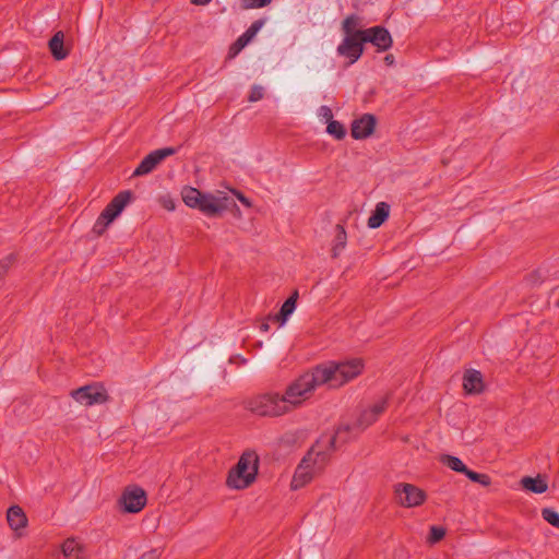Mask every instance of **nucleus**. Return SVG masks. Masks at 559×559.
Returning a JSON list of instances; mask_svg holds the SVG:
<instances>
[{
  "label": "nucleus",
  "instance_id": "f257e3e1",
  "mask_svg": "<svg viewBox=\"0 0 559 559\" xmlns=\"http://www.w3.org/2000/svg\"><path fill=\"white\" fill-rule=\"evenodd\" d=\"M335 438L332 433L322 435L302 457L294 473L290 487L300 489L320 475L329 463L334 449Z\"/></svg>",
  "mask_w": 559,
  "mask_h": 559
},
{
  "label": "nucleus",
  "instance_id": "f03ea898",
  "mask_svg": "<svg viewBox=\"0 0 559 559\" xmlns=\"http://www.w3.org/2000/svg\"><path fill=\"white\" fill-rule=\"evenodd\" d=\"M365 362L361 358L328 361L314 367L322 385L336 389L361 374Z\"/></svg>",
  "mask_w": 559,
  "mask_h": 559
},
{
  "label": "nucleus",
  "instance_id": "7ed1b4c3",
  "mask_svg": "<svg viewBox=\"0 0 559 559\" xmlns=\"http://www.w3.org/2000/svg\"><path fill=\"white\" fill-rule=\"evenodd\" d=\"M181 197L187 206L198 209L207 216L219 215L230 209L229 197L223 191L202 193L195 188L186 187Z\"/></svg>",
  "mask_w": 559,
  "mask_h": 559
},
{
  "label": "nucleus",
  "instance_id": "20e7f679",
  "mask_svg": "<svg viewBox=\"0 0 559 559\" xmlns=\"http://www.w3.org/2000/svg\"><path fill=\"white\" fill-rule=\"evenodd\" d=\"M321 385V380L314 368L292 381L282 392L288 413L301 407Z\"/></svg>",
  "mask_w": 559,
  "mask_h": 559
},
{
  "label": "nucleus",
  "instance_id": "39448f33",
  "mask_svg": "<svg viewBox=\"0 0 559 559\" xmlns=\"http://www.w3.org/2000/svg\"><path fill=\"white\" fill-rule=\"evenodd\" d=\"M359 19L352 15L342 23L343 39L336 48L340 57L347 59L348 64L355 63L364 52V39L359 28Z\"/></svg>",
  "mask_w": 559,
  "mask_h": 559
},
{
  "label": "nucleus",
  "instance_id": "423d86ee",
  "mask_svg": "<svg viewBox=\"0 0 559 559\" xmlns=\"http://www.w3.org/2000/svg\"><path fill=\"white\" fill-rule=\"evenodd\" d=\"M246 408L260 417L276 418L289 414L282 392L274 390L252 395L246 401Z\"/></svg>",
  "mask_w": 559,
  "mask_h": 559
},
{
  "label": "nucleus",
  "instance_id": "0eeeda50",
  "mask_svg": "<svg viewBox=\"0 0 559 559\" xmlns=\"http://www.w3.org/2000/svg\"><path fill=\"white\" fill-rule=\"evenodd\" d=\"M258 468V454L251 450L245 451L238 463L229 471L226 485L236 490L249 487L255 480Z\"/></svg>",
  "mask_w": 559,
  "mask_h": 559
},
{
  "label": "nucleus",
  "instance_id": "6e6552de",
  "mask_svg": "<svg viewBox=\"0 0 559 559\" xmlns=\"http://www.w3.org/2000/svg\"><path fill=\"white\" fill-rule=\"evenodd\" d=\"M131 199L129 191H123L117 194L111 202L100 213L99 217L94 224L93 231L97 235H102L106 228L120 215L126 205Z\"/></svg>",
  "mask_w": 559,
  "mask_h": 559
},
{
  "label": "nucleus",
  "instance_id": "1a4fd4ad",
  "mask_svg": "<svg viewBox=\"0 0 559 559\" xmlns=\"http://www.w3.org/2000/svg\"><path fill=\"white\" fill-rule=\"evenodd\" d=\"M147 503V496L143 488L138 485L127 486L117 500V507L122 513H139Z\"/></svg>",
  "mask_w": 559,
  "mask_h": 559
},
{
  "label": "nucleus",
  "instance_id": "9d476101",
  "mask_svg": "<svg viewBox=\"0 0 559 559\" xmlns=\"http://www.w3.org/2000/svg\"><path fill=\"white\" fill-rule=\"evenodd\" d=\"M394 493L397 503L404 508L419 507L427 499V495L423 489L408 483H400L395 485Z\"/></svg>",
  "mask_w": 559,
  "mask_h": 559
},
{
  "label": "nucleus",
  "instance_id": "9b49d317",
  "mask_svg": "<svg viewBox=\"0 0 559 559\" xmlns=\"http://www.w3.org/2000/svg\"><path fill=\"white\" fill-rule=\"evenodd\" d=\"M73 400L84 406L99 405L108 401V393L102 383H93L74 390Z\"/></svg>",
  "mask_w": 559,
  "mask_h": 559
},
{
  "label": "nucleus",
  "instance_id": "f8f14e48",
  "mask_svg": "<svg viewBox=\"0 0 559 559\" xmlns=\"http://www.w3.org/2000/svg\"><path fill=\"white\" fill-rule=\"evenodd\" d=\"M7 523L15 538H22L27 534L28 519L20 506H11L7 510Z\"/></svg>",
  "mask_w": 559,
  "mask_h": 559
},
{
  "label": "nucleus",
  "instance_id": "ddd939ff",
  "mask_svg": "<svg viewBox=\"0 0 559 559\" xmlns=\"http://www.w3.org/2000/svg\"><path fill=\"white\" fill-rule=\"evenodd\" d=\"M360 32L364 43L372 44L379 51L388 50L392 46L390 33L381 26L360 29Z\"/></svg>",
  "mask_w": 559,
  "mask_h": 559
},
{
  "label": "nucleus",
  "instance_id": "4468645a",
  "mask_svg": "<svg viewBox=\"0 0 559 559\" xmlns=\"http://www.w3.org/2000/svg\"><path fill=\"white\" fill-rule=\"evenodd\" d=\"M175 148L166 147L156 150L150 153L140 163V165L135 168L133 175L134 176H144L150 174L155 169V167L162 163L166 157L175 154Z\"/></svg>",
  "mask_w": 559,
  "mask_h": 559
},
{
  "label": "nucleus",
  "instance_id": "2eb2a0df",
  "mask_svg": "<svg viewBox=\"0 0 559 559\" xmlns=\"http://www.w3.org/2000/svg\"><path fill=\"white\" fill-rule=\"evenodd\" d=\"M376 124V118L365 114L352 122L350 134L355 140L367 139L373 133Z\"/></svg>",
  "mask_w": 559,
  "mask_h": 559
},
{
  "label": "nucleus",
  "instance_id": "dca6fc26",
  "mask_svg": "<svg viewBox=\"0 0 559 559\" xmlns=\"http://www.w3.org/2000/svg\"><path fill=\"white\" fill-rule=\"evenodd\" d=\"M463 389L467 394H479L485 389L483 374L475 369H468L463 376Z\"/></svg>",
  "mask_w": 559,
  "mask_h": 559
},
{
  "label": "nucleus",
  "instance_id": "f3484780",
  "mask_svg": "<svg viewBox=\"0 0 559 559\" xmlns=\"http://www.w3.org/2000/svg\"><path fill=\"white\" fill-rule=\"evenodd\" d=\"M308 437L305 429H293L283 433L278 439V444L283 449H293L301 445Z\"/></svg>",
  "mask_w": 559,
  "mask_h": 559
},
{
  "label": "nucleus",
  "instance_id": "a211bd4d",
  "mask_svg": "<svg viewBox=\"0 0 559 559\" xmlns=\"http://www.w3.org/2000/svg\"><path fill=\"white\" fill-rule=\"evenodd\" d=\"M386 402L384 400L378 401L370 408L364 411L359 417L358 425L361 428H365L371 425L378 416L385 409Z\"/></svg>",
  "mask_w": 559,
  "mask_h": 559
},
{
  "label": "nucleus",
  "instance_id": "6ab92c4d",
  "mask_svg": "<svg viewBox=\"0 0 559 559\" xmlns=\"http://www.w3.org/2000/svg\"><path fill=\"white\" fill-rule=\"evenodd\" d=\"M389 215V204L385 202H379L368 218V227L372 229L380 227L388 219Z\"/></svg>",
  "mask_w": 559,
  "mask_h": 559
},
{
  "label": "nucleus",
  "instance_id": "aec40b11",
  "mask_svg": "<svg viewBox=\"0 0 559 559\" xmlns=\"http://www.w3.org/2000/svg\"><path fill=\"white\" fill-rule=\"evenodd\" d=\"M64 559H86L83 546L73 538L67 539L61 547Z\"/></svg>",
  "mask_w": 559,
  "mask_h": 559
},
{
  "label": "nucleus",
  "instance_id": "412c9836",
  "mask_svg": "<svg viewBox=\"0 0 559 559\" xmlns=\"http://www.w3.org/2000/svg\"><path fill=\"white\" fill-rule=\"evenodd\" d=\"M298 293L295 292L282 306L280 312L274 317V320L280 323V326H284L288 321V318L296 310Z\"/></svg>",
  "mask_w": 559,
  "mask_h": 559
},
{
  "label": "nucleus",
  "instance_id": "4be33fe9",
  "mask_svg": "<svg viewBox=\"0 0 559 559\" xmlns=\"http://www.w3.org/2000/svg\"><path fill=\"white\" fill-rule=\"evenodd\" d=\"M63 39V33L57 32L49 40V49L56 60H63L68 56V50L64 48Z\"/></svg>",
  "mask_w": 559,
  "mask_h": 559
},
{
  "label": "nucleus",
  "instance_id": "5701e85b",
  "mask_svg": "<svg viewBox=\"0 0 559 559\" xmlns=\"http://www.w3.org/2000/svg\"><path fill=\"white\" fill-rule=\"evenodd\" d=\"M521 485L525 490L534 493H544L548 489L546 480L540 476L523 477L521 479Z\"/></svg>",
  "mask_w": 559,
  "mask_h": 559
},
{
  "label": "nucleus",
  "instance_id": "b1692460",
  "mask_svg": "<svg viewBox=\"0 0 559 559\" xmlns=\"http://www.w3.org/2000/svg\"><path fill=\"white\" fill-rule=\"evenodd\" d=\"M347 243V234L342 225H337L332 242V254L337 258L345 249Z\"/></svg>",
  "mask_w": 559,
  "mask_h": 559
},
{
  "label": "nucleus",
  "instance_id": "393cba45",
  "mask_svg": "<svg viewBox=\"0 0 559 559\" xmlns=\"http://www.w3.org/2000/svg\"><path fill=\"white\" fill-rule=\"evenodd\" d=\"M440 462L443 465L448 466L450 469L457 472V473L465 474L466 476H467V473L471 472V469H468L466 467V465L462 462V460L459 459L457 456H453L450 454H443L440 456Z\"/></svg>",
  "mask_w": 559,
  "mask_h": 559
},
{
  "label": "nucleus",
  "instance_id": "a878e982",
  "mask_svg": "<svg viewBox=\"0 0 559 559\" xmlns=\"http://www.w3.org/2000/svg\"><path fill=\"white\" fill-rule=\"evenodd\" d=\"M326 133L335 140H343L346 136V128L337 120H331L326 123Z\"/></svg>",
  "mask_w": 559,
  "mask_h": 559
},
{
  "label": "nucleus",
  "instance_id": "bb28decb",
  "mask_svg": "<svg viewBox=\"0 0 559 559\" xmlns=\"http://www.w3.org/2000/svg\"><path fill=\"white\" fill-rule=\"evenodd\" d=\"M242 10L260 9L269 5L272 0H238Z\"/></svg>",
  "mask_w": 559,
  "mask_h": 559
},
{
  "label": "nucleus",
  "instance_id": "cd10ccee",
  "mask_svg": "<svg viewBox=\"0 0 559 559\" xmlns=\"http://www.w3.org/2000/svg\"><path fill=\"white\" fill-rule=\"evenodd\" d=\"M543 519L556 528H559V513L551 508L542 510Z\"/></svg>",
  "mask_w": 559,
  "mask_h": 559
},
{
  "label": "nucleus",
  "instance_id": "c85d7f7f",
  "mask_svg": "<svg viewBox=\"0 0 559 559\" xmlns=\"http://www.w3.org/2000/svg\"><path fill=\"white\" fill-rule=\"evenodd\" d=\"M263 25H264L263 20H258V21L253 22L251 24V26L241 35V37H243L247 40V43L249 44L255 37V35L259 33V31L263 27Z\"/></svg>",
  "mask_w": 559,
  "mask_h": 559
},
{
  "label": "nucleus",
  "instance_id": "c756f323",
  "mask_svg": "<svg viewBox=\"0 0 559 559\" xmlns=\"http://www.w3.org/2000/svg\"><path fill=\"white\" fill-rule=\"evenodd\" d=\"M247 45V40L240 36L233 45H230L227 58L234 59Z\"/></svg>",
  "mask_w": 559,
  "mask_h": 559
},
{
  "label": "nucleus",
  "instance_id": "7c9ffc66",
  "mask_svg": "<svg viewBox=\"0 0 559 559\" xmlns=\"http://www.w3.org/2000/svg\"><path fill=\"white\" fill-rule=\"evenodd\" d=\"M317 117L320 122L326 124L333 120V112L329 106L322 105L317 109Z\"/></svg>",
  "mask_w": 559,
  "mask_h": 559
},
{
  "label": "nucleus",
  "instance_id": "2f4dec72",
  "mask_svg": "<svg viewBox=\"0 0 559 559\" xmlns=\"http://www.w3.org/2000/svg\"><path fill=\"white\" fill-rule=\"evenodd\" d=\"M467 477L472 481L478 483L483 486H489L491 484L490 477L486 474H479V473L471 471L467 473Z\"/></svg>",
  "mask_w": 559,
  "mask_h": 559
},
{
  "label": "nucleus",
  "instance_id": "473e14b6",
  "mask_svg": "<svg viewBox=\"0 0 559 559\" xmlns=\"http://www.w3.org/2000/svg\"><path fill=\"white\" fill-rule=\"evenodd\" d=\"M445 535V530L441 526H431L428 540L432 544L441 540Z\"/></svg>",
  "mask_w": 559,
  "mask_h": 559
},
{
  "label": "nucleus",
  "instance_id": "72a5a7b5",
  "mask_svg": "<svg viewBox=\"0 0 559 559\" xmlns=\"http://www.w3.org/2000/svg\"><path fill=\"white\" fill-rule=\"evenodd\" d=\"M264 96V87L261 85H253L250 90L248 99L251 103L262 99Z\"/></svg>",
  "mask_w": 559,
  "mask_h": 559
},
{
  "label": "nucleus",
  "instance_id": "f704fd0d",
  "mask_svg": "<svg viewBox=\"0 0 559 559\" xmlns=\"http://www.w3.org/2000/svg\"><path fill=\"white\" fill-rule=\"evenodd\" d=\"M231 193L237 198V200L247 209H254L253 202L247 198L243 193L238 190H231Z\"/></svg>",
  "mask_w": 559,
  "mask_h": 559
},
{
  "label": "nucleus",
  "instance_id": "c9c22d12",
  "mask_svg": "<svg viewBox=\"0 0 559 559\" xmlns=\"http://www.w3.org/2000/svg\"><path fill=\"white\" fill-rule=\"evenodd\" d=\"M160 551L158 549H151L143 552L138 559H159Z\"/></svg>",
  "mask_w": 559,
  "mask_h": 559
},
{
  "label": "nucleus",
  "instance_id": "e433bc0d",
  "mask_svg": "<svg viewBox=\"0 0 559 559\" xmlns=\"http://www.w3.org/2000/svg\"><path fill=\"white\" fill-rule=\"evenodd\" d=\"M12 259L7 258L2 261H0V278L4 276V274L8 272L10 265H11Z\"/></svg>",
  "mask_w": 559,
  "mask_h": 559
},
{
  "label": "nucleus",
  "instance_id": "4c0bfd02",
  "mask_svg": "<svg viewBox=\"0 0 559 559\" xmlns=\"http://www.w3.org/2000/svg\"><path fill=\"white\" fill-rule=\"evenodd\" d=\"M164 206L169 210V211H174L175 210V203L173 200L168 199L164 202Z\"/></svg>",
  "mask_w": 559,
  "mask_h": 559
},
{
  "label": "nucleus",
  "instance_id": "58836bf2",
  "mask_svg": "<svg viewBox=\"0 0 559 559\" xmlns=\"http://www.w3.org/2000/svg\"><path fill=\"white\" fill-rule=\"evenodd\" d=\"M212 0H191V2L195 5H206L211 2Z\"/></svg>",
  "mask_w": 559,
  "mask_h": 559
},
{
  "label": "nucleus",
  "instance_id": "ea45409f",
  "mask_svg": "<svg viewBox=\"0 0 559 559\" xmlns=\"http://www.w3.org/2000/svg\"><path fill=\"white\" fill-rule=\"evenodd\" d=\"M384 60H385V62H386V63L391 64V63H393V56L388 55V56L384 58Z\"/></svg>",
  "mask_w": 559,
  "mask_h": 559
},
{
  "label": "nucleus",
  "instance_id": "a19ab883",
  "mask_svg": "<svg viewBox=\"0 0 559 559\" xmlns=\"http://www.w3.org/2000/svg\"><path fill=\"white\" fill-rule=\"evenodd\" d=\"M234 214H235V216H237V217H240V216H241V213H240V211H239V209H238V207H235V210H234Z\"/></svg>",
  "mask_w": 559,
  "mask_h": 559
},
{
  "label": "nucleus",
  "instance_id": "79ce46f5",
  "mask_svg": "<svg viewBox=\"0 0 559 559\" xmlns=\"http://www.w3.org/2000/svg\"><path fill=\"white\" fill-rule=\"evenodd\" d=\"M557 305L559 306V300L557 301Z\"/></svg>",
  "mask_w": 559,
  "mask_h": 559
}]
</instances>
